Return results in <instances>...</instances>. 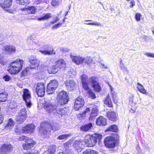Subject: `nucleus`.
<instances>
[{"label": "nucleus", "instance_id": "nucleus-29", "mask_svg": "<svg viewBox=\"0 0 154 154\" xmlns=\"http://www.w3.org/2000/svg\"><path fill=\"white\" fill-rule=\"evenodd\" d=\"M104 103L110 107L112 106V104L109 95L106 97L104 101Z\"/></svg>", "mask_w": 154, "mask_h": 154}, {"label": "nucleus", "instance_id": "nucleus-36", "mask_svg": "<svg viewBox=\"0 0 154 154\" xmlns=\"http://www.w3.org/2000/svg\"><path fill=\"white\" fill-rule=\"evenodd\" d=\"M14 125V122L12 119H9L8 123L5 127L7 129H11Z\"/></svg>", "mask_w": 154, "mask_h": 154}, {"label": "nucleus", "instance_id": "nucleus-40", "mask_svg": "<svg viewBox=\"0 0 154 154\" xmlns=\"http://www.w3.org/2000/svg\"><path fill=\"white\" fill-rule=\"evenodd\" d=\"M84 62L87 64H90L92 63L93 61L92 58L90 57H87L85 58H84Z\"/></svg>", "mask_w": 154, "mask_h": 154}, {"label": "nucleus", "instance_id": "nucleus-51", "mask_svg": "<svg viewBox=\"0 0 154 154\" xmlns=\"http://www.w3.org/2000/svg\"><path fill=\"white\" fill-rule=\"evenodd\" d=\"M44 2L45 1L44 0H34V4L36 5H38Z\"/></svg>", "mask_w": 154, "mask_h": 154}, {"label": "nucleus", "instance_id": "nucleus-30", "mask_svg": "<svg viewBox=\"0 0 154 154\" xmlns=\"http://www.w3.org/2000/svg\"><path fill=\"white\" fill-rule=\"evenodd\" d=\"M7 94L6 92H0V102L5 101L7 99Z\"/></svg>", "mask_w": 154, "mask_h": 154}, {"label": "nucleus", "instance_id": "nucleus-48", "mask_svg": "<svg viewBox=\"0 0 154 154\" xmlns=\"http://www.w3.org/2000/svg\"><path fill=\"white\" fill-rule=\"evenodd\" d=\"M82 83L87 82L86 79H88V77L85 75H82L81 77Z\"/></svg>", "mask_w": 154, "mask_h": 154}, {"label": "nucleus", "instance_id": "nucleus-24", "mask_svg": "<svg viewBox=\"0 0 154 154\" xmlns=\"http://www.w3.org/2000/svg\"><path fill=\"white\" fill-rule=\"evenodd\" d=\"M92 126V123H90L88 124L82 126L80 128V130L83 131H87L91 129Z\"/></svg>", "mask_w": 154, "mask_h": 154}, {"label": "nucleus", "instance_id": "nucleus-6", "mask_svg": "<svg viewBox=\"0 0 154 154\" xmlns=\"http://www.w3.org/2000/svg\"><path fill=\"white\" fill-rule=\"evenodd\" d=\"M68 96L67 93L64 91L59 93L57 96L58 104L62 106L67 103L68 101Z\"/></svg>", "mask_w": 154, "mask_h": 154}, {"label": "nucleus", "instance_id": "nucleus-63", "mask_svg": "<svg viewBox=\"0 0 154 154\" xmlns=\"http://www.w3.org/2000/svg\"><path fill=\"white\" fill-rule=\"evenodd\" d=\"M6 0H0V5H1L2 4H3Z\"/></svg>", "mask_w": 154, "mask_h": 154}, {"label": "nucleus", "instance_id": "nucleus-11", "mask_svg": "<svg viewBox=\"0 0 154 154\" xmlns=\"http://www.w3.org/2000/svg\"><path fill=\"white\" fill-rule=\"evenodd\" d=\"M85 102L82 96H80L76 99L74 105V109L78 110L84 105Z\"/></svg>", "mask_w": 154, "mask_h": 154}, {"label": "nucleus", "instance_id": "nucleus-46", "mask_svg": "<svg viewBox=\"0 0 154 154\" xmlns=\"http://www.w3.org/2000/svg\"><path fill=\"white\" fill-rule=\"evenodd\" d=\"M87 92L89 96L92 98H95V94L91 90L89 89Z\"/></svg>", "mask_w": 154, "mask_h": 154}, {"label": "nucleus", "instance_id": "nucleus-52", "mask_svg": "<svg viewBox=\"0 0 154 154\" xmlns=\"http://www.w3.org/2000/svg\"><path fill=\"white\" fill-rule=\"evenodd\" d=\"M140 17L141 15L139 13H137L135 15V17L136 20L137 21H139L140 20Z\"/></svg>", "mask_w": 154, "mask_h": 154}, {"label": "nucleus", "instance_id": "nucleus-61", "mask_svg": "<svg viewBox=\"0 0 154 154\" xmlns=\"http://www.w3.org/2000/svg\"><path fill=\"white\" fill-rule=\"evenodd\" d=\"M3 120V116L0 115V124L2 122Z\"/></svg>", "mask_w": 154, "mask_h": 154}, {"label": "nucleus", "instance_id": "nucleus-21", "mask_svg": "<svg viewBox=\"0 0 154 154\" xmlns=\"http://www.w3.org/2000/svg\"><path fill=\"white\" fill-rule=\"evenodd\" d=\"M97 106L96 105L93 106L91 112L90 114L89 120H93L94 119L95 117L97 115Z\"/></svg>", "mask_w": 154, "mask_h": 154}, {"label": "nucleus", "instance_id": "nucleus-59", "mask_svg": "<svg viewBox=\"0 0 154 154\" xmlns=\"http://www.w3.org/2000/svg\"><path fill=\"white\" fill-rule=\"evenodd\" d=\"M48 47H49L48 45L46 44H45L44 43V45H43L42 46V47H41V48H42L45 49L48 48Z\"/></svg>", "mask_w": 154, "mask_h": 154}, {"label": "nucleus", "instance_id": "nucleus-37", "mask_svg": "<svg viewBox=\"0 0 154 154\" xmlns=\"http://www.w3.org/2000/svg\"><path fill=\"white\" fill-rule=\"evenodd\" d=\"M17 3L20 5H27L29 4V0H16Z\"/></svg>", "mask_w": 154, "mask_h": 154}, {"label": "nucleus", "instance_id": "nucleus-56", "mask_svg": "<svg viewBox=\"0 0 154 154\" xmlns=\"http://www.w3.org/2000/svg\"><path fill=\"white\" fill-rule=\"evenodd\" d=\"M60 50L61 51L63 52H68L69 51V49L66 48H61L60 49Z\"/></svg>", "mask_w": 154, "mask_h": 154}, {"label": "nucleus", "instance_id": "nucleus-50", "mask_svg": "<svg viewBox=\"0 0 154 154\" xmlns=\"http://www.w3.org/2000/svg\"><path fill=\"white\" fill-rule=\"evenodd\" d=\"M65 19H64L63 20V22L62 23H59L55 25L54 26H53L52 27V28L53 29H54V28H58L60 26H61L62 25V24L64 22V21H65Z\"/></svg>", "mask_w": 154, "mask_h": 154}, {"label": "nucleus", "instance_id": "nucleus-13", "mask_svg": "<svg viewBox=\"0 0 154 154\" xmlns=\"http://www.w3.org/2000/svg\"><path fill=\"white\" fill-rule=\"evenodd\" d=\"M70 57L72 61L77 65L81 64L84 61V58L80 56L71 55Z\"/></svg>", "mask_w": 154, "mask_h": 154}, {"label": "nucleus", "instance_id": "nucleus-64", "mask_svg": "<svg viewBox=\"0 0 154 154\" xmlns=\"http://www.w3.org/2000/svg\"><path fill=\"white\" fill-rule=\"evenodd\" d=\"M108 85L110 87V89L111 91V93H113V92H112L113 91V88L112 86L109 84H108Z\"/></svg>", "mask_w": 154, "mask_h": 154}, {"label": "nucleus", "instance_id": "nucleus-55", "mask_svg": "<svg viewBox=\"0 0 154 154\" xmlns=\"http://www.w3.org/2000/svg\"><path fill=\"white\" fill-rule=\"evenodd\" d=\"M145 55L148 57L154 58V54L151 53H146Z\"/></svg>", "mask_w": 154, "mask_h": 154}, {"label": "nucleus", "instance_id": "nucleus-12", "mask_svg": "<svg viewBox=\"0 0 154 154\" xmlns=\"http://www.w3.org/2000/svg\"><path fill=\"white\" fill-rule=\"evenodd\" d=\"M36 91L39 97H43L45 94V86L43 83H39L36 88Z\"/></svg>", "mask_w": 154, "mask_h": 154}, {"label": "nucleus", "instance_id": "nucleus-38", "mask_svg": "<svg viewBox=\"0 0 154 154\" xmlns=\"http://www.w3.org/2000/svg\"><path fill=\"white\" fill-rule=\"evenodd\" d=\"M83 154H98V152L96 151L91 149H88L85 151Z\"/></svg>", "mask_w": 154, "mask_h": 154}, {"label": "nucleus", "instance_id": "nucleus-28", "mask_svg": "<svg viewBox=\"0 0 154 154\" xmlns=\"http://www.w3.org/2000/svg\"><path fill=\"white\" fill-rule=\"evenodd\" d=\"M26 118L18 114L15 118V119L18 123H21L23 122Z\"/></svg>", "mask_w": 154, "mask_h": 154}, {"label": "nucleus", "instance_id": "nucleus-57", "mask_svg": "<svg viewBox=\"0 0 154 154\" xmlns=\"http://www.w3.org/2000/svg\"><path fill=\"white\" fill-rule=\"evenodd\" d=\"M4 80L6 81H9L10 79V77L8 75H6L3 77Z\"/></svg>", "mask_w": 154, "mask_h": 154}, {"label": "nucleus", "instance_id": "nucleus-32", "mask_svg": "<svg viewBox=\"0 0 154 154\" xmlns=\"http://www.w3.org/2000/svg\"><path fill=\"white\" fill-rule=\"evenodd\" d=\"M56 146L55 145H51L49 147L48 152L49 154H54L56 151Z\"/></svg>", "mask_w": 154, "mask_h": 154}, {"label": "nucleus", "instance_id": "nucleus-34", "mask_svg": "<svg viewBox=\"0 0 154 154\" xmlns=\"http://www.w3.org/2000/svg\"><path fill=\"white\" fill-rule=\"evenodd\" d=\"M107 131H108L117 132L118 131V128L117 126L116 125H111L107 129Z\"/></svg>", "mask_w": 154, "mask_h": 154}, {"label": "nucleus", "instance_id": "nucleus-2", "mask_svg": "<svg viewBox=\"0 0 154 154\" xmlns=\"http://www.w3.org/2000/svg\"><path fill=\"white\" fill-rule=\"evenodd\" d=\"M59 125L57 123H54L51 125L48 122H44L41 124L39 131L41 134L47 135L50 133L51 128L54 131H55L59 130Z\"/></svg>", "mask_w": 154, "mask_h": 154}, {"label": "nucleus", "instance_id": "nucleus-20", "mask_svg": "<svg viewBox=\"0 0 154 154\" xmlns=\"http://www.w3.org/2000/svg\"><path fill=\"white\" fill-rule=\"evenodd\" d=\"M106 115L109 119L112 121H115L117 119V115L114 112H109L107 113Z\"/></svg>", "mask_w": 154, "mask_h": 154}, {"label": "nucleus", "instance_id": "nucleus-10", "mask_svg": "<svg viewBox=\"0 0 154 154\" xmlns=\"http://www.w3.org/2000/svg\"><path fill=\"white\" fill-rule=\"evenodd\" d=\"M23 100L25 101L26 106L30 107L31 105V103L30 93L27 89H24L23 91Z\"/></svg>", "mask_w": 154, "mask_h": 154}, {"label": "nucleus", "instance_id": "nucleus-60", "mask_svg": "<svg viewBox=\"0 0 154 154\" xmlns=\"http://www.w3.org/2000/svg\"><path fill=\"white\" fill-rule=\"evenodd\" d=\"M130 4H131L130 6V7L133 8L135 4L134 1L133 0H132L130 2Z\"/></svg>", "mask_w": 154, "mask_h": 154}, {"label": "nucleus", "instance_id": "nucleus-53", "mask_svg": "<svg viewBox=\"0 0 154 154\" xmlns=\"http://www.w3.org/2000/svg\"><path fill=\"white\" fill-rule=\"evenodd\" d=\"M17 108V106L16 104H11L10 105L9 107L10 109L12 110L16 109Z\"/></svg>", "mask_w": 154, "mask_h": 154}, {"label": "nucleus", "instance_id": "nucleus-26", "mask_svg": "<svg viewBox=\"0 0 154 154\" xmlns=\"http://www.w3.org/2000/svg\"><path fill=\"white\" fill-rule=\"evenodd\" d=\"M41 53L45 55H51L55 54V52L53 49L49 50H39Z\"/></svg>", "mask_w": 154, "mask_h": 154}, {"label": "nucleus", "instance_id": "nucleus-27", "mask_svg": "<svg viewBox=\"0 0 154 154\" xmlns=\"http://www.w3.org/2000/svg\"><path fill=\"white\" fill-rule=\"evenodd\" d=\"M66 86L68 88H73L75 85V83L72 80H68L65 82Z\"/></svg>", "mask_w": 154, "mask_h": 154}, {"label": "nucleus", "instance_id": "nucleus-5", "mask_svg": "<svg viewBox=\"0 0 154 154\" xmlns=\"http://www.w3.org/2000/svg\"><path fill=\"white\" fill-rule=\"evenodd\" d=\"M65 67L66 63L64 61L63 59H60L56 62V65L53 66L52 68L48 69V72L49 74H55Z\"/></svg>", "mask_w": 154, "mask_h": 154}, {"label": "nucleus", "instance_id": "nucleus-45", "mask_svg": "<svg viewBox=\"0 0 154 154\" xmlns=\"http://www.w3.org/2000/svg\"><path fill=\"white\" fill-rule=\"evenodd\" d=\"M90 110L89 108H87L85 111L82 112V114H80V115L81 116V117L82 118H84L85 116V115L87 113L89 112Z\"/></svg>", "mask_w": 154, "mask_h": 154}, {"label": "nucleus", "instance_id": "nucleus-14", "mask_svg": "<svg viewBox=\"0 0 154 154\" xmlns=\"http://www.w3.org/2000/svg\"><path fill=\"white\" fill-rule=\"evenodd\" d=\"M35 126L33 124L27 125L22 129V131L23 133H31L34 131Z\"/></svg>", "mask_w": 154, "mask_h": 154}, {"label": "nucleus", "instance_id": "nucleus-42", "mask_svg": "<svg viewBox=\"0 0 154 154\" xmlns=\"http://www.w3.org/2000/svg\"><path fill=\"white\" fill-rule=\"evenodd\" d=\"M69 136V135L68 134H62L59 136L57 139L59 140H63L66 139Z\"/></svg>", "mask_w": 154, "mask_h": 154}, {"label": "nucleus", "instance_id": "nucleus-25", "mask_svg": "<svg viewBox=\"0 0 154 154\" xmlns=\"http://www.w3.org/2000/svg\"><path fill=\"white\" fill-rule=\"evenodd\" d=\"M12 4V0H6L5 3L1 5L2 8L5 10H6V8L10 7Z\"/></svg>", "mask_w": 154, "mask_h": 154}, {"label": "nucleus", "instance_id": "nucleus-8", "mask_svg": "<svg viewBox=\"0 0 154 154\" xmlns=\"http://www.w3.org/2000/svg\"><path fill=\"white\" fill-rule=\"evenodd\" d=\"M88 85H90L94 88V90L99 92L100 90V87L99 83L97 82V78L95 76H91L87 80Z\"/></svg>", "mask_w": 154, "mask_h": 154}, {"label": "nucleus", "instance_id": "nucleus-39", "mask_svg": "<svg viewBox=\"0 0 154 154\" xmlns=\"http://www.w3.org/2000/svg\"><path fill=\"white\" fill-rule=\"evenodd\" d=\"M18 114L20 116H22L23 117L27 118L26 111L24 108H23L20 110L18 112Z\"/></svg>", "mask_w": 154, "mask_h": 154}, {"label": "nucleus", "instance_id": "nucleus-15", "mask_svg": "<svg viewBox=\"0 0 154 154\" xmlns=\"http://www.w3.org/2000/svg\"><path fill=\"white\" fill-rule=\"evenodd\" d=\"M2 50L6 53L10 54L14 53L16 51V48L14 46L7 45L3 47Z\"/></svg>", "mask_w": 154, "mask_h": 154}, {"label": "nucleus", "instance_id": "nucleus-16", "mask_svg": "<svg viewBox=\"0 0 154 154\" xmlns=\"http://www.w3.org/2000/svg\"><path fill=\"white\" fill-rule=\"evenodd\" d=\"M24 11H27L29 14H35L37 11V9L36 7L28 6L21 9Z\"/></svg>", "mask_w": 154, "mask_h": 154}, {"label": "nucleus", "instance_id": "nucleus-22", "mask_svg": "<svg viewBox=\"0 0 154 154\" xmlns=\"http://www.w3.org/2000/svg\"><path fill=\"white\" fill-rule=\"evenodd\" d=\"M31 64L35 67H37L40 64V61L35 57H32L29 60Z\"/></svg>", "mask_w": 154, "mask_h": 154}, {"label": "nucleus", "instance_id": "nucleus-19", "mask_svg": "<svg viewBox=\"0 0 154 154\" xmlns=\"http://www.w3.org/2000/svg\"><path fill=\"white\" fill-rule=\"evenodd\" d=\"M84 143L80 141H75L74 144L73 146L75 147L79 152L81 151V149L83 148L84 146Z\"/></svg>", "mask_w": 154, "mask_h": 154}, {"label": "nucleus", "instance_id": "nucleus-3", "mask_svg": "<svg viewBox=\"0 0 154 154\" xmlns=\"http://www.w3.org/2000/svg\"><path fill=\"white\" fill-rule=\"evenodd\" d=\"M23 65V61L22 60L17 59L10 64L8 72L12 74L17 73L22 69Z\"/></svg>", "mask_w": 154, "mask_h": 154}, {"label": "nucleus", "instance_id": "nucleus-23", "mask_svg": "<svg viewBox=\"0 0 154 154\" xmlns=\"http://www.w3.org/2000/svg\"><path fill=\"white\" fill-rule=\"evenodd\" d=\"M28 42L30 45H33L34 44L38 45L41 47L43 45H44V42L40 40L32 41L30 38H29L28 39Z\"/></svg>", "mask_w": 154, "mask_h": 154}, {"label": "nucleus", "instance_id": "nucleus-41", "mask_svg": "<svg viewBox=\"0 0 154 154\" xmlns=\"http://www.w3.org/2000/svg\"><path fill=\"white\" fill-rule=\"evenodd\" d=\"M55 89L53 88V87H51L50 85L48 84L47 88V92L48 94H52L54 92V91Z\"/></svg>", "mask_w": 154, "mask_h": 154}, {"label": "nucleus", "instance_id": "nucleus-18", "mask_svg": "<svg viewBox=\"0 0 154 154\" xmlns=\"http://www.w3.org/2000/svg\"><path fill=\"white\" fill-rule=\"evenodd\" d=\"M96 124L98 125L105 126L107 124L106 119L104 117L100 116L97 119Z\"/></svg>", "mask_w": 154, "mask_h": 154}, {"label": "nucleus", "instance_id": "nucleus-31", "mask_svg": "<svg viewBox=\"0 0 154 154\" xmlns=\"http://www.w3.org/2000/svg\"><path fill=\"white\" fill-rule=\"evenodd\" d=\"M52 17L51 14L50 13L43 14V16L38 19V20H46Z\"/></svg>", "mask_w": 154, "mask_h": 154}, {"label": "nucleus", "instance_id": "nucleus-49", "mask_svg": "<svg viewBox=\"0 0 154 154\" xmlns=\"http://www.w3.org/2000/svg\"><path fill=\"white\" fill-rule=\"evenodd\" d=\"M51 5L53 6H58L59 4L58 0H53L51 2Z\"/></svg>", "mask_w": 154, "mask_h": 154}, {"label": "nucleus", "instance_id": "nucleus-7", "mask_svg": "<svg viewBox=\"0 0 154 154\" xmlns=\"http://www.w3.org/2000/svg\"><path fill=\"white\" fill-rule=\"evenodd\" d=\"M20 140H25V143L22 145L23 148L25 149H30L34 147L35 142L31 138H26V137L23 136L20 138Z\"/></svg>", "mask_w": 154, "mask_h": 154}, {"label": "nucleus", "instance_id": "nucleus-1", "mask_svg": "<svg viewBox=\"0 0 154 154\" xmlns=\"http://www.w3.org/2000/svg\"><path fill=\"white\" fill-rule=\"evenodd\" d=\"M57 102L51 100L45 102L44 107L46 112L48 113L53 112L56 115L57 114L62 116L66 113V108H59Z\"/></svg>", "mask_w": 154, "mask_h": 154}, {"label": "nucleus", "instance_id": "nucleus-58", "mask_svg": "<svg viewBox=\"0 0 154 154\" xmlns=\"http://www.w3.org/2000/svg\"><path fill=\"white\" fill-rule=\"evenodd\" d=\"M121 68L124 71L126 72H128V69L127 68L124 66H121Z\"/></svg>", "mask_w": 154, "mask_h": 154}, {"label": "nucleus", "instance_id": "nucleus-35", "mask_svg": "<svg viewBox=\"0 0 154 154\" xmlns=\"http://www.w3.org/2000/svg\"><path fill=\"white\" fill-rule=\"evenodd\" d=\"M137 89L142 93L146 94V90L144 88L143 86L139 83H137Z\"/></svg>", "mask_w": 154, "mask_h": 154}, {"label": "nucleus", "instance_id": "nucleus-4", "mask_svg": "<svg viewBox=\"0 0 154 154\" xmlns=\"http://www.w3.org/2000/svg\"><path fill=\"white\" fill-rule=\"evenodd\" d=\"M102 137V135L100 134H87L85 138V143L88 146H93L96 144L97 140H100Z\"/></svg>", "mask_w": 154, "mask_h": 154}, {"label": "nucleus", "instance_id": "nucleus-44", "mask_svg": "<svg viewBox=\"0 0 154 154\" xmlns=\"http://www.w3.org/2000/svg\"><path fill=\"white\" fill-rule=\"evenodd\" d=\"M84 24H86L88 25H92L95 26H101V23L98 22H94L92 23H84Z\"/></svg>", "mask_w": 154, "mask_h": 154}, {"label": "nucleus", "instance_id": "nucleus-62", "mask_svg": "<svg viewBox=\"0 0 154 154\" xmlns=\"http://www.w3.org/2000/svg\"><path fill=\"white\" fill-rule=\"evenodd\" d=\"M24 154H39V152H33L32 153L28 152L26 153H24Z\"/></svg>", "mask_w": 154, "mask_h": 154}, {"label": "nucleus", "instance_id": "nucleus-47", "mask_svg": "<svg viewBox=\"0 0 154 154\" xmlns=\"http://www.w3.org/2000/svg\"><path fill=\"white\" fill-rule=\"evenodd\" d=\"M83 87L85 90H87L88 91L89 89H91L89 88V87L88 86V81L87 82L82 83Z\"/></svg>", "mask_w": 154, "mask_h": 154}, {"label": "nucleus", "instance_id": "nucleus-33", "mask_svg": "<svg viewBox=\"0 0 154 154\" xmlns=\"http://www.w3.org/2000/svg\"><path fill=\"white\" fill-rule=\"evenodd\" d=\"M58 83L56 80L54 79L51 80L50 83L48 85H50L51 87H53V88L56 89L58 86Z\"/></svg>", "mask_w": 154, "mask_h": 154}, {"label": "nucleus", "instance_id": "nucleus-9", "mask_svg": "<svg viewBox=\"0 0 154 154\" xmlns=\"http://www.w3.org/2000/svg\"><path fill=\"white\" fill-rule=\"evenodd\" d=\"M104 142L105 146L108 148H114L116 143V141L114 137L111 136L105 138Z\"/></svg>", "mask_w": 154, "mask_h": 154}, {"label": "nucleus", "instance_id": "nucleus-54", "mask_svg": "<svg viewBox=\"0 0 154 154\" xmlns=\"http://www.w3.org/2000/svg\"><path fill=\"white\" fill-rule=\"evenodd\" d=\"M5 61L3 57H0V63L2 65H4L5 63Z\"/></svg>", "mask_w": 154, "mask_h": 154}, {"label": "nucleus", "instance_id": "nucleus-17", "mask_svg": "<svg viewBox=\"0 0 154 154\" xmlns=\"http://www.w3.org/2000/svg\"><path fill=\"white\" fill-rule=\"evenodd\" d=\"M12 149L11 145L10 144L2 145L0 149V152L6 153L9 152Z\"/></svg>", "mask_w": 154, "mask_h": 154}, {"label": "nucleus", "instance_id": "nucleus-43", "mask_svg": "<svg viewBox=\"0 0 154 154\" xmlns=\"http://www.w3.org/2000/svg\"><path fill=\"white\" fill-rule=\"evenodd\" d=\"M111 94L112 96L114 103H117L118 102V98L116 94L114 92L113 93H111Z\"/></svg>", "mask_w": 154, "mask_h": 154}]
</instances>
